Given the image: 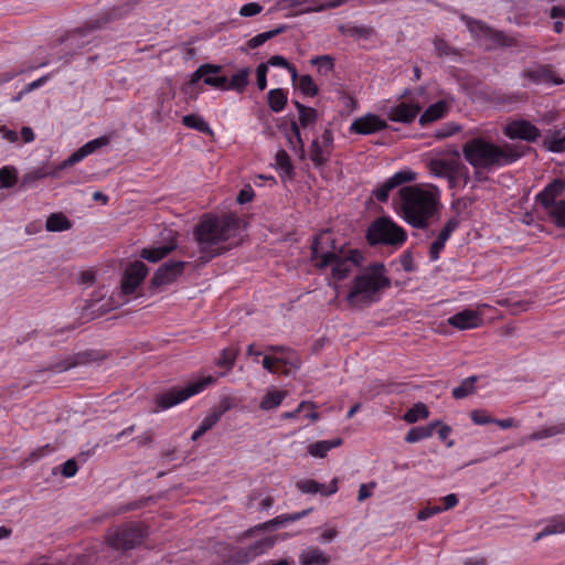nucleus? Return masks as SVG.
<instances>
[{"mask_svg": "<svg viewBox=\"0 0 565 565\" xmlns=\"http://www.w3.org/2000/svg\"><path fill=\"white\" fill-rule=\"evenodd\" d=\"M50 174L51 173L47 172L44 168H38L33 171H30L22 177L20 188L23 190L34 188L39 180H42Z\"/></svg>", "mask_w": 565, "mask_h": 565, "instance_id": "obj_43", "label": "nucleus"}, {"mask_svg": "<svg viewBox=\"0 0 565 565\" xmlns=\"http://www.w3.org/2000/svg\"><path fill=\"white\" fill-rule=\"evenodd\" d=\"M286 137L290 149L299 156L300 159L305 158V145L301 139L299 126L296 121L290 124V132H286Z\"/></svg>", "mask_w": 565, "mask_h": 565, "instance_id": "obj_32", "label": "nucleus"}, {"mask_svg": "<svg viewBox=\"0 0 565 565\" xmlns=\"http://www.w3.org/2000/svg\"><path fill=\"white\" fill-rule=\"evenodd\" d=\"M313 65H317L318 71L323 74H328L334 67L333 58L330 55H320L311 60Z\"/></svg>", "mask_w": 565, "mask_h": 565, "instance_id": "obj_53", "label": "nucleus"}, {"mask_svg": "<svg viewBox=\"0 0 565 565\" xmlns=\"http://www.w3.org/2000/svg\"><path fill=\"white\" fill-rule=\"evenodd\" d=\"M460 161V153L458 150H454L451 154L445 157L434 158L428 162L429 171L435 177L446 178L447 175L454 174L456 164Z\"/></svg>", "mask_w": 565, "mask_h": 565, "instance_id": "obj_21", "label": "nucleus"}, {"mask_svg": "<svg viewBox=\"0 0 565 565\" xmlns=\"http://www.w3.org/2000/svg\"><path fill=\"white\" fill-rule=\"evenodd\" d=\"M544 210L556 227L565 228V199L558 200Z\"/></svg>", "mask_w": 565, "mask_h": 565, "instance_id": "obj_36", "label": "nucleus"}, {"mask_svg": "<svg viewBox=\"0 0 565 565\" xmlns=\"http://www.w3.org/2000/svg\"><path fill=\"white\" fill-rule=\"evenodd\" d=\"M297 4H308L307 12H319L327 9L338 8L344 4L348 0H294Z\"/></svg>", "mask_w": 565, "mask_h": 565, "instance_id": "obj_35", "label": "nucleus"}, {"mask_svg": "<svg viewBox=\"0 0 565 565\" xmlns=\"http://www.w3.org/2000/svg\"><path fill=\"white\" fill-rule=\"evenodd\" d=\"M287 30V25H279L276 29L259 33L246 42V46L254 50L263 45L266 41L274 39L275 36L284 33Z\"/></svg>", "mask_w": 565, "mask_h": 565, "instance_id": "obj_39", "label": "nucleus"}, {"mask_svg": "<svg viewBox=\"0 0 565 565\" xmlns=\"http://www.w3.org/2000/svg\"><path fill=\"white\" fill-rule=\"evenodd\" d=\"M237 354V349H223L221 352V358L216 361V364L218 366L225 367L226 370H231L234 365Z\"/></svg>", "mask_w": 565, "mask_h": 565, "instance_id": "obj_50", "label": "nucleus"}, {"mask_svg": "<svg viewBox=\"0 0 565 565\" xmlns=\"http://www.w3.org/2000/svg\"><path fill=\"white\" fill-rule=\"evenodd\" d=\"M416 180V173L412 170H401L393 174L391 178L385 180L377 189L373 190L372 194L379 202H386L390 196V192L397 186L413 182Z\"/></svg>", "mask_w": 565, "mask_h": 565, "instance_id": "obj_11", "label": "nucleus"}, {"mask_svg": "<svg viewBox=\"0 0 565 565\" xmlns=\"http://www.w3.org/2000/svg\"><path fill=\"white\" fill-rule=\"evenodd\" d=\"M422 107L418 103H405L390 107L387 110V118L391 121L411 124L419 114Z\"/></svg>", "mask_w": 565, "mask_h": 565, "instance_id": "obj_20", "label": "nucleus"}, {"mask_svg": "<svg viewBox=\"0 0 565 565\" xmlns=\"http://www.w3.org/2000/svg\"><path fill=\"white\" fill-rule=\"evenodd\" d=\"M335 250V241L332 239L328 233H321L315 237L311 244V260L315 262V266L320 269L332 266V277L337 280H342L350 275L353 267L349 259H344V257Z\"/></svg>", "mask_w": 565, "mask_h": 565, "instance_id": "obj_6", "label": "nucleus"}, {"mask_svg": "<svg viewBox=\"0 0 565 565\" xmlns=\"http://www.w3.org/2000/svg\"><path fill=\"white\" fill-rule=\"evenodd\" d=\"M182 124L188 128L198 130L209 136H213V130L211 129L209 124L196 114H189L183 116Z\"/></svg>", "mask_w": 565, "mask_h": 565, "instance_id": "obj_38", "label": "nucleus"}, {"mask_svg": "<svg viewBox=\"0 0 565 565\" xmlns=\"http://www.w3.org/2000/svg\"><path fill=\"white\" fill-rule=\"evenodd\" d=\"M459 226V220L457 217H451L447 221L443 230L440 231L438 238L448 241L452 232Z\"/></svg>", "mask_w": 565, "mask_h": 565, "instance_id": "obj_58", "label": "nucleus"}, {"mask_svg": "<svg viewBox=\"0 0 565 565\" xmlns=\"http://www.w3.org/2000/svg\"><path fill=\"white\" fill-rule=\"evenodd\" d=\"M276 164L288 175L294 174V166L291 164L288 153L280 149L276 153Z\"/></svg>", "mask_w": 565, "mask_h": 565, "instance_id": "obj_51", "label": "nucleus"}, {"mask_svg": "<svg viewBox=\"0 0 565 565\" xmlns=\"http://www.w3.org/2000/svg\"><path fill=\"white\" fill-rule=\"evenodd\" d=\"M543 146L551 152L565 151V127L545 136Z\"/></svg>", "mask_w": 565, "mask_h": 565, "instance_id": "obj_34", "label": "nucleus"}, {"mask_svg": "<svg viewBox=\"0 0 565 565\" xmlns=\"http://www.w3.org/2000/svg\"><path fill=\"white\" fill-rule=\"evenodd\" d=\"M439 425V422H434L428 424L427 426L413 427L406 434L405 441L408 444H413L426 439L433 436L435 428Z\"/></svg>", "mask_w": 565, "mask_h": 565, "instance_id": "obj_33", "label": "nucleus"}, {"mask_svg": "<svg viewBox=\"0 0 565 565\" xmlns=\"http://www.w3.org/2000/svg\"><path fill=\"white\" fill-rule=\"evenodd\" d=\"M331 152V150L320 143L319 138H316L309 147V159L317 169H320L329 162Z\"/></svg>", "mask_w": 565, "mask_h": 565, "instance_id": "obj_26", "label": "nucleus"}, {"mask_svg": "<svg viewBox=\"0 0 565 565\" xmlns=\"http://www.w3.org/2000/svg\"><path fill=\"white\" fill-rule=\"evenodd\" d=\"M287 94L282 88H274L267 93L269 108L275 113H280L287 105Z\"/></svg>", "mask_w": 565, "mask_h": 565, "instance_id": "obj_41", "label": "nucleus"}, {"mask_svg": "<svg viewBox=\"0 0 565 565\" xmlns=\"http://www.w3.org/2000/svg\"><path fill=\"white\" fill-rule=\"evenodd\" d=\"M343 444V439L337 437L332 440H320L308 446V454L316 458H324L332 448Z\"/></svg>", "mask_w": 565, "mask_h": 565, "instance_id": "obj_31", "label": "nucleus"}, {"mask_svg": "<svg viewBox=\"0 0 565 565\" xmlns=\"http://www.w3.org/2000/svg\"><path fill=\"white\" fill-rule=\"evenodd\" d=\"M455 167L456 169L452 175L459 180V182H462L463 186H466L470 180L469 169L461 162V160Z\"/></svg>", "mask_w": 565, "mask_h": 565, "instance_id": "obj_60", "label": "nucleus"}, {"mask_svg": "<svg viewBox=\"0 0 565 565\" xmlns=\"http://www.w3.org/2000/svg\"><path fill=\"white\" fill-rule=\"evenodd\" d=\"M296 487L302 493H321L322 495L329 497L338 491V478H333L328 486L319 483L313 479H303L297 481Z\"/></svg>", "mask_w": 565, "mask_h": 565, "instance_id": "obj_22", "label": "nucleus"}, {"mask_svg": "<svg viewBox=\"0 0 565 565\" xmlns=\"http://www.w3.org/2000/svg\"><path fill=\"white\" fill-rule=\"evenodd\" d=\"M268 64L260 63L256 68L257 87L264 90L267 87Z\"/></svg>", "mask_w": 565, "mask_h": 565, "instance_id": "obj_59", "label": "nucleus"}, {"mask_svg": "<svg viewBox=\"0 0 565 565\" xmlns=\"http://www.w3.org/2000/svg\"><path fill=\"white\" fill-rule=\"evenodd\" d=\"M440 512H443V509L439 505L427 507V508L422 509L417 513V520L418 521H425V520H427V519L431 518L433 515L438 514Z\"/></svg>", "mask_w": 565, "mask_h": 565, "instance_id": "obj_64", "label": "nucleus"}, {"mask_svg": "<svg viewBox=\"0 0 565 565\" xmlns=\"http://www.w3.org/2000/svg\"><path fill=\"white\" fill-rule=\"evenodd\" d=\"M470 418L476 425L493 424L494 418L487 414L484 411L475 409L470 412Z\"/></svg>", "mask_w": 565, "mask_h": 565, "instance_id": "obj_56", "label": "nucleus"}, {"mask_svg": "<svg viewBox=\"0 0 565 565\" xmlns=\"http://www.w3.org/2000/svg\"><path fill=\"white\" fill-rule=\"evenodd\" d=\"M565 191V180L563 179H554L551 183H548L543 191H541L536 195V202H539L543 207H547L551 204L556 203V199L562 195Z\"/></svg>", "mask_w": 565, "mask_h": 565, "instance_id": "obj_24", "label": "nucleus"}, {"mask_svg": "<svg viewBox=\"0 0 565 565\" xmlns=\"http://www.w3.org/2000/svg\"><path fill=\"white\" fill-rule=\"evenodd\" d=\"M406 239L405 230L387 216L374 220L366 231V241L371 246L391 245L399 247Z\"/></svg>", "mask_w": 565, "mask_h": 565, "instance_id": "obj_7", "label": "nucleus"}, {"mask_svg": "<svg viewBox=\"0 0 565 565\" xmlns=\"http://www.w3.org/2000/svg\"><path fill=\"white\" fill-rule=\"evenodd\" d=\"M276 543L275 536H267L256 541L247 547H238L231 555V562L238 565H246L254 561L257 556L264 554Z\"/></svg>", "mask_w": 565, "mask_h": 565, "instance_id": "obj_10", "label": "nucleus"}, {"mask_svg": "<svg viewBox=\"0 0 565 565\" xmlns=\"http://www.w3.org/2000/svg\"><path fill=\"white\" fill-rule=\"evenodd\" d=\"M263 367L270 373H278L277 365H290L294 370L300 366V360L298 358L291 359L285 355L271 356L266 354L263 359Z\"/></svg>", "mask_w": 565, "mask_h": 565, "instance_id": "obj_27", "label": "nucleus"}, {"mask_svg": "<svg viewBox=\"0 0 565 565\" xmlns=\"http://www.w3.org/2000/svg\"><path fill=\"white\" fill-rule=\"evenodd\" d=\"M565 533V518L556 516L550 520V522L540 531L533 539L534 542L541 539L552 535Z\"/></svg>", "mask_w": 565, "mask_h": 565, "instance_id": "obj_37", "label": "nucleus"}, {"mask_svg": "<svg viewBox=\"0 0 565 565\" xmlns=\"http://www.w3.org/2000/svg\"><path fill=\"white\" fill-rule=\"evenodd\" d=\"M215 382V377L212 375L204 376L192 382H189L184 387H172L171 390L158 395L156 397V403L159 408L168 409L186 398L199 394L205 387L213 384Z\"/></svg>", "mask_w": 565, "mask_h": 565, "instance_id": "obj_8", "label": "nucleus"}, {"mask_svg": "<svg viewBox=\"0 0 565 565\" xmlns=\"http://www.w3.org/2000/svg\"><path fill=\"white\" fill-rule=\"evenodd\" d=\"M529 147L504 143L499 146L486 138L475 137L462 146V156L473 169L492 170L516 162Z\"/></svg>", "mask_w": 565, "mask_h": 565, "instance_id": "obj_1", "label": "nucleus"}, {"mask_svg": "<svg viewBox=\"0 0 565 565\" xmlns=\"http://www.w3.org/2000/svg\"><path fill=\"white\" fill-rule=\"evenodd\" d=\"M383 263H372L367 269L355 276L351 281L347 300L352 306H369L377 301V294L391 286V279L385 276Z\"/></svg>", "mask_w": 565, "mask_h": 565, "instance_id": "obj_4", "label": "nucleus"}, {"mask_svg": "<svg viewBox=\"0 0 565 565\" xmlns=\"http://www.w3.org/2000/svg\"><path fill=\"white\" fill-rule=\"evenodd\" d=\"M77 470L78 466L75 459H68L61 466V473L66 478L74 477Z\"/></svg>", "mask_w": 565, "mask_h": 565, "instance_id": "obj_62", "label": "nucleus"}, {"mask_svg": "<svg viewBox=\"0 0 565 565\" xmlns=\"http://www.w3.org/2000/svg\"><path fill=\"white\" fill-rule=\"evenodd\" d=\"M168 237L170 238L168 244L153 248H143L140 253V257L150 263H157L164 258L168 254L177 248V241L171 231L169 232Z\"/></svg>", "mask_w": 565, "mask_h": 565, "instance_id": "obj_25", "label": "nucleus"}, {"mask_svg": "<svg viewBox=\"0 0 565 565\" xmlns=\"http://www.w3.org/2000/svg\"><path fill=\"white\" fill-rule=\"evenodd\" d=\"M249 75H250V68L249 67H243L238 70L236 73H234L231 78H227L226 82V90H234L238 94H242L245 92L247 85L249 84Z\"/></svg>", "mask_w": 565, "mask_h": 565, "instance_id": "obj_29", "label": "nucleus"}, {"mask_svg": "<svg viewBox=\"0 0 565 565\" xmlns=\"http://www.w3.org/2000/svg\"><path fill=\"white\" fill-rule=\"evenodd\" d=\"M148 274V267L141 260H136L128 265L124 271L121 280V290L125 295H131L143 281Z\"/></svg>", "mask_w": 565, "mask_h": 565, "instance_id": "obj_12", "label": "nucleus"}, {"mask_svg": "<svg viewBox=\"0 0 565 565\" xmlns=\"http://www.w3.org/2000/svg\"><path fill=\"white\" fill-rule=\"evenodd\" d=\"M503 134L510 139L536 141L541 136L540 129L527 120H514L505 125Z\"/></svg>", "mask_w": 565, "mask_h": 565, "instance_id": "obj_14", "label": "nucleus"}, {"mask_svg": "<svg viewBox=\"0 0 565 565\" xmlns=\"http://www.w3.org/2000/svg\"><path fill=\"white\" fill-rule=\"evenodd\" d=\"M241 222L236 214L231 213L222 216L206 215L201 220L194 228V237L205 262L225 250L221 245L237 235Z\"/></svg>", "mask_w": 565, "mask_h": 565, "instance_id": "obj_2", "label": "nucleus"}, {"mask_svg": "<svg viewBox=\"0 0 565 565\" xmlns=\"http://www.w3.org/2000/svg\"><path fill=\"white\" fill-rule=\"evenodd\" d=\"M185 262L173 260L167 262L161 265L150 280L152 288H159L163 285L173 282L180 275H182Z\"/></svg>", "mask_w": 565, "mask_h": 565, "instance_id": "obj_15", "label": "nucleus"}, {"mask_svg": "<svg viewBox=\"0 0 565 565\" xmlns=\"http://www.w3.org/2000/svg\"><path fill=\"white\" fill-rule=\"evenodd\" d=\"M131 9V3L127 2L121 7L113 8L105 19L96 20L88 23L85 28H81L67 33L65 38L61 40V44L64 45V52L58 56V60H64L65 63H68L75 54L82 53L88 45L96 42V38L93 35V31L100 29L110 20L124 17Z\"/></svg>", "mask_w": 565, "mask_h": 565, "instance_id": "obj_5", "label": "nucleus"}, {"mask_svg": "<svg viewBox=\"0 0 565 565\" xmlns=\"http://www.w3.org/2000/svg\"><path fill=\"white\" fill-rule=\"evenodd\" d=\"M311 511H312V509H307V510H302L297 513L282 514V515L276 516L270 521H267L263 524H259V525L248 529L247 531H245L243 533L242 537L243 539L250 537L254 535L255 532L266 531V530L275 529L278 526H284L289 522H295V521L300 520L301 518L308 515Z\"/></svg>", "mask_w": 565, "mask_h": 565, "instance_id": "obj_19", "label": "nucleus"}, {"mask_svg": "<svg viewBox=\"0 0 565 565\" xmlns=\"http://www.w3.org/2000/svg\"><path fill=\"white\" fill-rule=\"evenodd\" d=\"M388 126L384 119L374 114H366L356 118L350 126V131L359 135H371L386 129Z\"/></svg>", "mask_w": 565, "mask_h": 565, "instance_id": "obj_17", "label": "nucleus"}, {"mask_svg": "<svg viewBox=\"0 0 565 565\" xmlns=\"http://www.w3.org/2000/svg\"><path fill=\"white\" fill-rule=\"evenodd\" d=\"M448 111V104L445 100H439L430 105L419 117L418 122L426 126L430 122L441 119Z\"/></svg>", "mask_w": 565, "mask_h": 565, "instance_id": "obj_28", "label": "nucleus"}, {"mask_svg": "<svg viewBox=\"0 0 565 565\" xmlns=\"http://www.w3.org/2000/svg\"><path fill=\"white\" fill-rule=\"evenodd\" d=\"M299 89L307 96H315L318 94V86L310 75H302L299 78Z\"/></svg>", "mask_w": 565, "mask_h": 565, "instance_id": "obj_52", "label": "nucleus"}, {"mask_svg": "<svg viewBox=\"0 0 565 565\" xmlns=\"http://www.w3.org/2000/svg\"><path fill=\"white\" fill-rule=\"evenodd\" d=\"M401 215L414 228L425 230L439 213V195L437 192L424 190L418 185H406L399 189Z\"/></svg>", "mask_w": 565, "mask_h": 565, "instance_id": "obj_3", "label": "nucleus"}, {"mask_svg": "<svg viewBox=\"0 0 565 565\" xmlns=\"http://www.w3.org/2000/svg\"><path fill=\"white\" fill-rule=\"evenodd\" d=\"M223 71L222 65L205 63L200 65L191 75L190 84L194 85L199 81H203L209 74H220Z\"/></svg>", "mask_w": 565, "mask_h": 565, "instance_id": "obj_42", "label": "nucleus"}, {"mask_svg": "<svg viewBox=\"0 0 565 565\" xmlns=\"http://www.w3.org/2000/svg\"><path fill=\"white\" fill-rule=\"evenodd\" d=\"M521 77L525 78L533 84H554L561 85L564 81L557 77L550 64H535L532 67L525 68L521 73Z\"/></svg>", "mask_w": 565, "mask_h": 565, "instance_id": "obj_13", "label": "nucleus"}, {"mask_svg": "<svg viewBox=\"0 0 565 565\" xmlns=\"http://www.w3.org/2000/svg\"><path fill=\"white\" fill-rule=\"evenodd\" d=\"M429 415L428 408L423 403L414 404L403 416V419L409 424L416 423L419 419L427 418Z\"/></svg>", "mask_w": 565, "mask_h": 565, "instance_id": "obj_44", "label": "nucleus"}, {"mask_svg": "<svg viewBox=\"0 0 565 565\" xmlns=\"http://www.w3.org/2000/svg\"><path fill=\"white\" fill-rule=\"evenodd\" d=\"M339 31L344 35L358 36L363 39H366L371 33V30L366 26L341 25L339 28Z\"/></svg>", "mask_w": 565, "mask_h": 565, "instance_id": "obj_54", "label": "nucleus"}, {"mask_svg": "<svg viewBox=\"0 0 565 565\" xmlns=\"http://www.w3.org/2000/svg\"><path fill=\"white\" fill-rule=\"evenodd\" d=\"M18 181V171L12 166H4L0 169V188H12Z\"/></svg>", "mask_w": 565, "mask_h": 565, "instance_id": "obj_47", "label": "nucleus"}, {"mask_svg": "<svg viewBox=\"0 0 565 565\" xmlns=\"http://www.w3.org/2000/svg\"><path fill=\"white\" fill-rule=\"evenodd\" d=\"M482 321L480 313L471 309L462 310L448 319L450 326L460 330L478 328Z\"/></svg>", "mask_w": 565, "mask_h": 565, "instance_id": "obj_23", "label": "nucleus"}, {"mask_svg": "<svg viewBox=\"0 0 565 565\" xmlns=\"http://www.w3.org/2000/svg\"><path fill=\"white\" fill-rule=\"evenodd\" d=\"M478 377L476 375L469 376L465 379L461 384L452 390V397L456 399H461L475 392V383Z\"/></svg>", "mask_w": 565, "mask_h": 565, "instance_id": "obj_45", "label": "nucleus"}, {"mask_svg": "<svg viewBox=\"0 0 565 565\" xmlns=\"http://www.w3.org/2000/svg\"><path fill=\"white\" fill-rule=\"evenodd\" d=\"M329 563L330 556L318 547H309L299 555L300 565H328Z\"/></svg>", "mask_w": 565, "mask_h": 565, "instance_id": "obj_30", "label": "nucleus"}, {"mask_svg": "<svg viewBox=\"0 0 565 565\" xmlns=\"http://www.w3.org/2000/svg\"><path fill=\"white\" fill-rule=\"evenodd\" d=\"M226 76H218V74H209L204 78V84L214 88L226 90Z\"/></svg>", "mask_w": 565, "mask_h": 565, "instance_id": "obj_55", "label": "nucleus"}, {"mask_svg": "<svg viewBox=\"0 0 565 565\" xmlns=\"http://www.w3.org/2000/svg\"><path fill=\"white\" fill-rule=\"evenodd\" d=\"M97 302V300H92L87 306H85L81 313V318L85 319L86 321L94 320L110 310L109 307L104 306H99L96 309Z\"/></svg>", "mask_w": 565, "mask_h": 565, "instance_id": "obj_48", "label": "nucleus"}, {"mask_svg": "<svg viewBox=\"0 0 565 565\" xmlns=\"http://www.w3.org/2000/svg\"><path fill=\"white\" fill-rule=\"evenodd\" d=\"M262 10H263V7L259 3L249 2V3L244 4L239 9V14L242 17H254V15L258 14L259 12H262Z\"/></svg>", "mask_w": 565, "mask_h": 565, "instance_id": "obj_61", "label": "nucleus"}, {"mask_svg": "<svg viewBox=\"0 0 565 565\" xmlns=\"http://www.w3.org/2000/svg\"><path fill=\"white\" fill-rule=\"evenodd\" d=\"M221 419V417L212 411L200 424V427L206 433L214 427V425Z\"/></svg>", "mask_w": 565, "mask_h": 565, "instance_id": "obj_63", "label": "nucleus"}, {"mask_svg": "<svg viewBox=\"0 0 565 565\" xmlns=\"http://www.w3.org/2000/svg\"><path fill=\"white\" fill-rule=\"evenodd\" d=\"M468 26L471 32L476 34H482L487 38H489L492 42L500 46L504 47H516L519 46V42L515 38L505 34L502 31H495L489 28L487 24H484L481 21H470L468 23Z\"/></svg>", "mask_w": 565, "mask_h": 565, "instance_id": "obj_16", "label": "nucleus"}, {"mask_svg": "<svg viewBox=\"0 0 565 565\" xmlns=\"http://www.w3.org/2000/svg\"><path fill=\"white\" fill-rule=\"evenodd\" d=\"M148 535L147 527L141 523H127L108 536V547L114 551H129L141 545Z\"/></svg>", "mask_w": 565, "mask_h": 565, "instance_id": "obj_9", "label": "nucleus"}, {"mask_svg": "<svg viewBox=\"0 0 565 565\" xmlns=\"http://www.w3.org/2000/svg\"><path fill=\"white\" fill-rule=\"evenodd\" d=\"M110 139L107 136H102L96 139H93L73 152L66 160H64L61 164V169H65L72 167L79 161H82L88 154L94 153L97 149L109 145Z\"/></svg>", "mask_w": 565, "mask_h": 565, "instance_id": "obj_18", "label": "nucleus"}, {"mask_svg": "<svg viewBox=\"0 0 565 565\" xmlns=\"http://www.w3.org/2000/svg\"><path fill=\"white\" fill-rule=\"evenodd\" d=\"M565 433V423L544 428L530 435V440H540Z\"/></svg>", "mask_w": 565, "mask_h": 565, "instance_id": "obj_49", "label": "nucleus"}, {"mask_svg": "<svg viewBox=\"0 0 565 565\" xmlns=\"http://www.w3.org/2000/svg\"><path fill=\"white\" fill-rule=\"evenodd\" d=\"M318 119V113L315 108L308 107L302 114L299 115V122L302 127H308L315 124Z\"/></svg>", "mask_w": 565, "mask_h": 565, "instance_id": "obj_57", "label": "nucleus"}, {"mask_svg": "<svg viewBox=\"0 0 565 565\" xmlns=\"http://www.w3.org/2000/svg\"><path fill=\"white\" fill-rule=\"evenodd\" d=\"M286 392L284 391H273L268 392L260 402V408L265 411L273 409L281 404L284 398L286 397Z\"/></svg>", "mask_w": 565, "mask_h": 565, "instance_id": "obj_46", "label": "nucleus"}, {"mask_svg": "<svg viewBox=\"0 0 565 565\" xmlns=\"http://www.w3.org/2000/svg\"><path fill=\"white\" fill-rule=\"evenodd\" d=\"M45 227L49 232H63L72 227V222L63 213H52L46 218Z\"/></svg>", "mask_w": 565, "mask_h": 565, "instance_id": "obj_40", "label": "nucleus"}]
</instances>
